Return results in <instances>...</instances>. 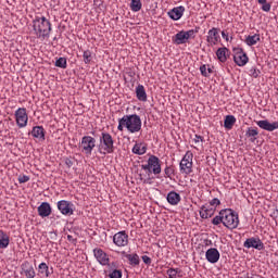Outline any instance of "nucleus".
<instances>
[{"mask_svg": "<svg viewBox=\"0 0 278 278\" xmlns=\"http://www.w3.org/2000/svg\"><path fill=\"white\" fill-rule=\"evenodd\" d=\"M220 223L224 225V216L220 215V212H219V215L215 216V217L212 219V224H213V225H220Z\"/></svg>", "mask_w": 278, "mask_h": 278, "instance_id": "nucleus-40", "label": "nucleus"}, {"mask_svg": "<svg viewBox=\"0 0 278 278\" xmlns=\"http://www.w3.org/2000/svg\"><path fill=\"white\" fill-rule=\"evenodd\" d=\"M17 180H18V184H27V181H29V176H27V175H20Z\"/></svg>", "mask_w": 278, "mask_h": 278, "instance_id": "nucleus-42", "label": "nucleus"}, {"mask_svg": "<svg viewBox=\"0 0 278 278\" xmlns=\"http://www.w3.org/2000/svg\"><path fill=\"white\" fill-rule=\"evenodd\" d=\"M220 29L213 27L208 30L206 36V42L208 43V47H214L220 42Z\"/></svg>", "mask_w": 278, "mask_h": 278, "instance_id": "nucleus-11", "label": "nucleus"}, {"mask_svg": "<svg viewBox=\"0 0 278 278\" xmlns=\"http://www.w3.org/2000/svg\"><path fill=\"white\" fill-rule=\"evenodd\" d=\"M98 151L101 155H108L114 153V138L110 132H101L99 138Z\"/></svg>", "mask_w": 278, "mask_h": 278, "instance_id": "nucleus-3", "label": "nucleus"}, {"mask_svg": "<svg viewBox=\"0 0 278 278\" xmlns=\"http://www.w3.org/2000/svg\"><path fill=\"white\" fill-rule=\"evenodd\" d=\"M38 275H39V277L49 278V277H51V275H53V267H51V269H49V265H47V263H41L38 266Z\"/></svg>", "mask_w": 278, "mask_h": 278, "instance_id": "nucleus-22", "label": "nucleus"}, {"mask_svg": "<svg viewBox=\"0 0 278 278\" xmlns=\"http://www.w3.org/2000/svg\"><path fill=\"white\" fill-rule=\"evenodd\" d=\"M50 238H51V240H58V232L51 231L50 232Z\"/></svg>", "mask_w": 278, "mask_h": 278, "instance_id": "nucleus-50", "label": "nucleus"}, {"mask_svg": "<svg viewBox=\"0 0 278 278\" xmlns=\"http://www.w3.org/2000/svg\"><path fill=\"white\" fill-rule=\"evenodd\" d=\"M108 271L109 278H123V270L116 268V264L112 262L110 265H108Z\"/></svg>", "mask_w": 278, "mask_h": 278, "instance_id": "nucleus-21", "label": "nucleus"}, {"mask_svg": "<svg viewBox=\"0 0 278 278\" xmlns=\"http://www.w3.org/2000/svg\"><path fill=\"white\" fill-rule=\"evenodd\" d=\"M257 136H260L257 127H249L245 131V138H249L250 142H255V140H257Z\"/></svg>", "mask_w": 278, "mask_h": 278, "instance_id": "nucleus-27", "label": "nucleus"}, {"mask_svg": "<svg viewBox=\"0 0 278 278\" xmlns=\"http://www.w3.org/2000/svg\"><path fill=\"white\" fill-rule=\"evenodd\" d=\"M113 244L115 247H127L129 244V235L122 230L113 236Z\"/></svg>", "mask_w": 278, "mask_h": 278, "instance_id": "nucleus-12", "label": "nucleus"}, {"mask_svg": "<svg viewBox=\"0 0 278 278\" xmlns=\"http://www.w3.org/2000/svg\"><path fill=\"white\" fill-rule=\"evenodd\" d=\"M10 247V236L5 231L0 230V249H8Z\"/></svg>", "mask_w": 278, "mask_h": 278, "instance_id": "nucleus-30", "label": "nucleus"}, {"mask_svg": "<svg viewBox=\"0 0 278 278\" xmlns=\"http://www.w3.org/2000/svg\"><path fill=\"white\" fill-rule=\"evenodd\" d=\"M54 66H56L58 68H66V66H68L67 62H66V58L61 56L55 61Z\"/></svg>", "mask_w": 278, "mask_h": 278, "instance_id": "nucleus-37", "label": "nucleus"}, {"mask_svg": "<svg viewBox=\"0 0 278 278\" xmlns=\"http://www.w3.org/2000/svg\"><path fill=\"white\" fill-rule=\"evenodd\" d=\"M33 28L37 38H49L51 22L45 16H36L33 20Z\"/></svg>", "mask_w": 278, "mask_h": 278, "instance_id": "nucleus-2", "label": "nucleus"}, {"mask_svg": "<svg viewBox=\"0 0 278 278\" xmlns=\"http://www.w3.org/2000/svg\"><path fill=\"white\" fill-rule=\"evenodd\" d=\"M175 45H186L188 42V37H186L185 30L177 33L173 38Z\"/></svg>", "mask_w": 278, "mask_h": 278, "instance_id": "nucleus-26", "label": "nucleus"}, {"mask_svg": "<svg viewBox=\"0 0 278 278\" xmlns=\"http://www.w3.org/2000/svg\"><path fill=\"white\" fill-rule=\"evenodd\" d=\"M276 213L278 214V208H276Z\"/></svg>", "mask_w": 278, "mask_h": 278, "instance_id": "nucleus-54", "label": "nucleus"}, {"mask_svg": "<svg viewBox=\"0 0 278 278\" xmlns=\"http://www.w3.org/2000/svg\"><path fill=\"white\" fill-rule=\"evenodd\" d=\"M166 201L169 205H179L181 203V195L177 191H169L166 195Z\"/></svg>", "mask_w": 278, "mask_h": 278, "instance_id": "nucleus-20", "label": "nucleus"}, {"mask_svg": "<svg viewBox=\"0 0 278 278\" xmlns=\"http://www.w3.org/2000/svg\"><path fill=\"white\" fill-rule=\"evenodd\" d=\"M229 55V49L227 48H219L217 49L216 51V56H217V60H219V62H227V56Z\"/></svg>", "mask_w": 278, "mask_h": 278, "instance_id": "nucleus-28", "label": "nucleus"}, {"mask_svg": "<svg viewBox=\"0 0 278 278\" xmlns=\"http://www.w3.org/2000/svg\"><path fill=\"white\" fill-rule=\"evenodd\" d=\"M142 170L160 175L162 173V161L156 155L151 154L148 159V164L141 165Z\"/></svg>", "mask_w": 278, "mask_h": 278, "instance_id": "nucleus-5", "label": "nucleus"}, {"mask_svg": "<svg viewBox=\"0 0 278 278\" xmlns=\"http://www.w3.org/2000/svg\"><path fill=\"white\" fill-rule=\"evenodd\" d=\"M258 42H260V34L249 35L245 38V45H248V47H255V45H257Z\"/></svg>", "mask_w": 278, "mask_h": 278, "instance_id": "nucleus-32", "label": "nucleus"}, {"mask_svg": "<svg viewBox=\"0 0 278 278\" xmlns=\"http://www.w3.org/2000/svg\"><path fill=\"white\" fill-rule=\"evenodd\" d=\"M118 131L127 129L129 134H138L142 130V119L138 114L124 115L118 119Z\"/></svg>", "mask_w": 278, "mask_h": 278, "instance_id": "nucleus-1", "label": "nucleus"}, {"mask_svg": "<svg viewBox=\"0 0 278 278\" xmlns=\"http://www.w3.org/2000/svg\"><path fill=\"white\" fill-rule=\"evenodd\" d=\"M220 216H224V227H227V229H238V225H240L238 213L231 208H226L220 211Z\"/></svg>", "mask_w": 278, "mask_h": 278, "instance_id": "nucleus-4", "label": "nucleus"}, {"mask_svg": "<svg viewBox=\"0 0 278 278\" xmlns=\"http://www.w3.org/2000/svg\"><path fill=\"white\" fill-rule=\"evenodd\" d=\"M233 53V62L237 66H247L249 64V56L242 48H235Z\"/></svg>", "mask_w": 278, "mask_h": 278, "instance_id": "nucleus-8", "label": "nucleus"}, {"mask_svg": "<svg viewBox=\"0 0 278 278\" xmlns=\"http://www.w3.org/2000/svg\"><path fill=\"white\" fill-rule=\"evenodd\" d=\"M206 73H207L208 76H210V75H212V73H214V70H212V67H208V68H206Z\"/></svg>", "mask_w": 278, "mask_h": 278, "instance_id": "nucleus-52", "label": "nucleus"}, {"mask_svg": "<svg viewBox=\"0 0 278 278\" xmlns=\"http://www.w3.org/2000/svg\"><path fill=\"white\" fill-rule=\"evenodd\" d=\"M67 240L68 242H73V243L77 242V239L73 238V236L71 235L67 236Z\"/></svg>", "mask_w": 278, "mask_h": 278, "instance_id": "nucleus-51", "label": "nucleus"}, {"mask_svg": "<svg viewBox=\"0 0 278 278\" xmlns=\"http://www.w3.org/2000/svg\"><path fill=\"white\" fill-rule=\"evenodd\" d=\"M260 5H262L263 3H266V0H257Z\"/></svg>", "mask_w": 278, "mask_h": 278, "instance_id": "nucleus-53", "label": "nucleus"}, {"mask_svg": "<svg viewBox=\"0 0 278 278\" xmlns=\"http://www.w3.org/2000/svg\"><path fill=\"white\" fill-rule=\"evenodd\" d=\"M126 260H128L129 265L132 266V268H136V266H140V256L137 253H131V254H125Z\"/></svg>", "mask_w": 278, "mask_h": 278, "instance_id": "nucleus-25", "label": "nucleus"}, {"mask_svg": "<svg viewBox=\"0 0 278 278\" xmlns=\"http://www.w3.org/2000/svg\"><path fill=\"white\" fill-rule=\"evenodd\" d=\"M93 255L101 266H110V256L101 248L93 249Z\"/></svg>", "mask_w": 278, "mask_h": 278, "instance_id": "nucleus-14", "label": "nucleus"}, {"mask_svg": "<svg viewBox=\"0 0 278 278\" xmlns=\"http://www.w3.org/2000/svg\"><path fill=\"white\" fill-rule=\"evenodd\" d=\"M83 60L85 64H90V62H92V52L90 50L84 51Z\"/></svg>", "mask_w": 278, "mask_h": 278, "instance_id": "nucleus-38", "label": "nucleus"}, {"mask_svg": "<svg viewBox=\"0 0 278 278\" xmlns=\"http://www.w3.org/2000/svg\"><path fill=\"white\" fill-rule=\"evenodd\" d=\"M201 27H195L194 29L185 30V36L187 37V40H190V38H195L197 34H199V30Z\"/></svg>", "mask_w": 278, "mask_h": 278, "instance_id": "nucleus-36", "label": "nucleus"}, {"mask_svg": "<svg viewBox=\"0 0 278 278\" xmlns=\"http://www.w3.org/2000/svg\"><path fill=\"white\" fill-rule=\"evenodd\" d=\"M222 37L225 39L226 42H229V33L223 30L222 31Z\"/></svg>", "mask_w": 278, "mask_h": 278, "instance_id": "nucleus-47", "label": "nucleus"}, {"mask_svg": "<svg viewBox=\"0 0 278 278\" xmlns=\"http://www.w3.org/2000/svg\"><path fill=\"white\" fill-rule=\"evenodd\" d=\"M193 141L195 142V144H197L198 142H203V137L200 136V135H195L194 138H193Z\"/></svg>", "mask_w": 278, "mask_h": 278, "instance_id": "nucleus-48", "label": "nucleus"}, {"mask_svg": "<svg viewBox=\"0 0 278 278\" xmlns=\"http://www.w3.org/2000/svg\"><path fill=\"white\" fill-rule=\"evenodd\" d=\"M211 207H217V205H220V200H218L217 198H214L213 200H211L210 202Z\"/></svg>", "mask_w": 278, "mask_h": 278, "instance_id": "nucleus-44", "label": "nucleus"}, {"mask_svg": "<svg viewBox=\"0 0 278 278\" xmlns=\"http://www.w3.org/2000/svg\"><path fill=\"white\" fill-rule=\"evenodd\" d=\"M166 275L169 277V278H181L184 277V270H181V268H168L166 270Z\"/></svg>", "mask_w": 278, "mask_h": 278, "instance_id": "nucleus-31", "label": "nucleus"}, {"mask_svg": "<svg viewBox=\"0 0 278 278\" xmlns=\"http://www.w3.org/2000/svg\"><path fill=\"white\" fill-rule=\"evenodd\" d=\"M214 208L212 206L202 205L200 207V217L203 219L212 218L214 216Z\"/></svg>", "mask_w": 278, "mask_h": 278, "instance_id": "nucleus-24", "label": "nucleus"}, {"mask_svg": "<svg viewBox=\"0 0 278 278\" xmlns=\"http://www.w3.org/2000/svg\"><path fill=\"white\" fill-rule=\"evenodd\" d=\"M65 164L67 165V168H71L73 166V160L66 157L65 159Z\"/></svg>", "mask_w": 278, "mask_h": 278, "instance_id": "nucleus-49", "label": "nucleus"}, {"mask_svg": "<svg viewBox=\"0 0 278 278\" xmlns=\"http://www.w3.org/2000/svg\"><path fill=\"white\" fill-rule=\"evenodd\" d=\"M261 129H265V131H275L278 129V122H274L270 124L267 119H262L256 123Z\"/></svg>", "mask_w": 278, "mask_h": 278, "instance_id": "nucleus-19", "label": "nucleus"}, {"mask_svg": "<svg viewBox=\"0 0 278 278\" xmlns=\"http://www.w3.org/2000/svg\"><path fill=\"white\" fill-rule=\"evenodd\" d=\"M136 97L138 101H147V90L144 89L143 85H138L136 87Z\"/></svg>", "mask_w": 278, "mask_h": 278, "instance_id": "nucleus-29", "label": "nucleus"}, {"mask_svg": "<svg viewBox=\"0 0 278 278\" xmlns=\"http://www.w3.org/2000/svg\"><path fill=\"white\" fill-rule=\"evenodd\" d=\"M22 275H25L26 278L36 277V270L34 269V265L30 264L28 261H25L22 264Z\"/></svg>", "mask_w": 278, "mask_h": 278, "instance_id": "nucleus-18", "label": "nucleus"}, {"mask_svg": "<svg viewBox=\"0 0 278 278\" xmlns=\"http://www.w3.org/2000/svg\"><path fill=\"white\" fill-rule=\"evenodd\" d=\"M94 147H97V139L92 136H84L81 138V141L79 143V148L81 150V153H85V155H92V151H94Z\"/></svg>", "mask_w": 278, "mask_h": 278, "instance_id": "nucleus-6", "label": "nucleus"}, {"mask_svg": "<svg viewBox=\"0 0 278 278\" xmlns=\"http://www.w3.org/2000/svg\"><path fill=\"white\" fill-rule=\"evenodd\" d=\"M261 73L262 72L260 70H257V67H252L249 71L250 77H254V79H257V77H260Z\"/></svg>", "mask_w": 278, "mask_h": 278, "instance_id": "nucleus-39", "label": "nucleus"}, {"mask_svg": "<svg viewBox=\"0 0 278 278\" xmlns=\"http://www.w3.org/2000/svg\"><path fill=\"white\" fill-rule=\"evenodd\" d=\"M184 12H186V8L184 5L175 7L174 9L167 12V15L172 21H179L181 16H184Z\"/></svg>", "mask_w": 278, "mask_h": 278, "instance_id": "nucleus-16", "label": "nucleus"}, {"mask_svg": "<svg viewBox=\"0 0 278 278\" xmlns=\"http://www.w3.org/2000/svg\"><path fill=\"white\" fill-rule=\"evenodd\" d=\"M233 125H236V116L227 115L224 121L225 129H233Z\"/></svg>", "mask_w": 278, "mask_h": 278, "instance_id": "nucleus-34", "label": "nucleus"}, {"mask_svg": "<svg viewBox=\"0 0 278 278\" xmlns=\"http://www.w3.org/2000/svg\"><path fill=\"white\" fill-rule=\"evenodd\" d=\"M33 138H37V140H45V136L47 131L45 130V127L42 126H34L30 131Z\"/></svg>", "mask_w": 278, "mask_h": 278, "instance_id": "nucleus-23", "label": "nucleus"}, {"mask_svg": "<svg viewBox=\"0 0 278 278\" xmlns=\"http://www.w3.org/2000/svg\"><path fill=\"white\" fill-rule=\"evenodd\" d=\"M244 249H255L256 251H264L266 247L264 245V242H262V239L258 237H251L248 238L243 242Z\"/></svg>", "mask_w": 278, "mask_h": 278, "instance_id": "nucleus-10", "label": "nucleus"}, {"mask_svg": "<svg viewBox=\"0 0 278 278\" xmlns=\"http://www.w3.org/2000/svg\"><path fill=\"white\" fill-rule=\"evenodd\" d=\"M205 257L210 264H216L220 260V252L216 248H210L205 253Z\"/></svg>", "mask_w": 278, "mask_h": 278, "instance_id": "nucleus-15", "label": "nucleus"}, {"mask_svg": "<svg viewBox=\"0 0 278 278\" xmlns=\"http://www.w3.org/2000/svg\"><path fill=\"white\" fill-rule=\"evenodd\" d=\"M180 173L182 175H190L192 173V153L188 151L180 161Z\"/></svg>", "mask_w": 278, "mask_h": 278, "instance_id": "nucleus-7", "label": "nucleus"}, {"mask_svg": "<svg viewBox=\"0 0 278 278\" xmlns=\"http://www.w3.org/2000/svg\"><path fill=\"white\" fill-rule=\"evenodd\" d=\"M15 121L17 127L23 129V127H27V123L29 121V116L27 115V109L20 108L15 111Z\"/></svg>", "mask_w": 278, "mask_h": 278, "instance_id": "nucleus-9", "label": "nucleus"}, {"mask_svg": "<svg viewBox=\"0 0 278 278\" xmlns=\"http://www.w3.org/2000/svg\"><path fill=\"white\" fill-rule=\"evenodd\" d=\"M37 212L41 218H47V217L51 216V212H52L51 204H49V202H42L37 207Z\"/></svg>", "mask_w": 278, "mask_h": 278, "instance_id": "nucleus-17", "label": "nucleus"}, {"mask_svg": "<svg viewBox=\"0 0 278 278\" xmlns=\"http://www.w3.org/2000/svg\"><path fill=\"white\" fill-rule=\"evenodd\" d=\"M261 5H262L263 12H268L270 10V8H271L270 3H268V2H265V3L261 4Z\"/></svg>", "mask_w": 278, "mask_h": 278, "instance_id": "nucleus-46", "label": "nucleus"}, {"mask_svg": "<svg viewBox=\"0 0 278 278\" xmlns=\"http://www.w3.org/2000/svg\"><path fill=\"white\" fill-rule=\"evenodd\" d=\"M141 260L144 264H147V266H151V257H149L148 255H143L141 256Z\"/></svg>", "mask_w": 278, "mask_h": 278, "instance_id": "nucleus-45", "label": "nucleus"}, {"mask_svg": "<svg viewBox=\"0 0 278 278\" xmlns=\"http://www.w3.org/2000/svg\"><path fill=\"white\" fill-rule=\"evenodd\" d=\"M132 153H135V155H144V153H147V144L136 143L132 148Z\"/></svg>", "mask_w": 278, "mask_h": 278, "instance_id": "nucleus-33", "label": "nucleus"}, {"mask_svg": "<svg viewBox=\"0 0 278 278\" xmlns=\"http://www.w3.org/2000/svg\"><path fill=\"white\" fill-rule=\"evenodd\" d=\"M165 173V177H173V175H175V168H173V166H166L164 169Z\"/></svg>", "mask_w": 278, "mask_h": 278, "instance_id": "nucleus-41", "label": "nucleus"}, {"mask_svg": "<svg viewBox=\"0 0 278 278\" xmlns=\"http://www.w3.org/2000/svg\"><path fill=\"white\" fill-rule=\"evenodd\" d=\"M56 207L63 216H73L74 214L73 204L66 200L59 201Z\"/></svg>", "mask_w": 278, "mask_h": 278, "instance_id": "nucleus-13", "label": "nucleus"}, {"mask_svg": "<svg viewBox=\"0 0 278 278\" xmlns=\"http://www.w3.org/2000/svg\"><path fill=\"white\" fill-rule=\"evenodd\" d=\"M200 72H201V75L203 76V77H208V74H207V65H202V66H200Z\"/></svg>", "mask_w": 278, "mask_h": 278, "instance_id": "nucleus-43", "label": "nucleus"}, {"mask_svg": "<svg viewBox=\"0 0 278 278\" xmlns=\"http://www.w3.org/2000/svg\"><path fill=\"white\" fill-rule=\"evenodd\" d=\"M130 10L132 12H140L142 10V1L140 0H131Z\"/></svg>", "mask_w": 278, "mask_h": 278, "instance_id": "nucleus-35", "label": "nucleus"}]
</instances>
